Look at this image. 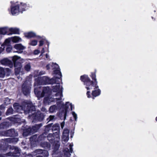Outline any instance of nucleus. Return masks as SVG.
<instances>
[{
  "label": "nucleus",
  "mask_w": 157,
  "mask_h": 157,
  "mask_svg": "<svg viewBox=\"0 0 157 157\" xmlns=\"http://www.w3.org/2000/svg\"><path fill=\"white\" fill-rule=\"evenodd\" d=\"M11 40V39L10 38H8L5 40L4 42V44L6 46H8V45H10V41Z\"/></svg>",
  "instance_id": "obj_45"
},
{
  "label": "nucleus",
  "mask_w": 157,
  "mask_h": 157,
  "mask_svg": "<svg viewBox=\"0 0 157 157\" xmlns=\"http://www.w3.org/2000/svg\"><path fill=\"white\" fill-rule=\"evenodd\" d=\"M13 107L14 109L15 110V111L17 112H19L22 109V106L20 105L18 103H15L14 104Z\"/></svg>",
  "instance_id": "obj_29"
},
{
  "label": "nucleus",
  "mask_w": 157,
  "mask_h": 157,
  "mask_svg": "<svg viewBox=\"0 0 157 157\" xmlns=\"http://www.w3.org/2000/svg\"><path fill=\"white\" fill-rule=\"evenodd\" d=\"M31 67L30 63H27L24 66V69L26 71H29L30 70Z\"/></svg>",
  "instance_id": "obj_36"
},
{
  "label": "nucleus",
  "mask_w": 157,
  "mask_h": 157,
  "mask_svg": "<svg viewBox=\"0 0 157 157\" xmlns=\"http://www.w3.org/2000/svg\"><path fill=\"white\" fill-rule=\"evenodd\" d=\"M26 157H33V156L32 155L30 154L26 156Z\"/></svg>",
  "instance_id": "obj_60"
},
{
  "label": "nucleus",
  "mask_w": 157,
  "mask_h": 157,
  "mask_svg": "<svg viewBox=\"0 0 157 157\" xmlns=\"http://www.w3.org/2000/svg\"><path fill=\"white\" fill-rule=\"evenodd\" d=\"M20 58V57L17 56H14L12 58L13 62L14 63L15 73L16 75L19 74L22 67L21 63L19 62V59Z\"/></svg>",
  "instance_id": "obj_2"
},
{
  "label": "nucleus",
  "mask_w": 157,
  "mask_h": 157,
  "mask_svg": "<svg viewBox=\"0 0 157 157\" xmlns=\"http://www.w3.org/2000/svg\"><path fill=\"white\" fill-rule=\"evenodd\" d=\"M36 108L35 106L31 104L27 105L24 112L26 114H28L29 116H33L35 113Z\"/></svg>",
  "instance_id": "obj_6"
},
{
  "label": "nucleus",
  "mask_w": 157,
  "mask_h": 157,
  "mask_svg": "<svg viewBox=\"0 0 157 157\" xmlns=\"http://www.w3.org/2000/svg\"><path fill=\"white\" fill-rule=\"evenodd\" d=\"M7 47L6 48V51L8 52H10L12 49V47L10 45L7 46Z\"/></svg>",
  "instance_id": "obj_47"
},
{
  "label": "nucleus",
  "mask_w": 157,
  "mask_h": 157,
  "mask_svg": "<svg viewBox=\"0 0 157 157\" xmlns=\"http://www.w3.org/2000/svg\"><path fill=\"white\" fill-rule=\"evenodd\" d=\"M11 39L12 42L14 43L18 42L21 41V39L20 38L17 36L11 37Z\"/></svg>",
  "instance_id": "obj_35"
},
{
  "label": "nucleus",
  "mask_w": 157,
  "mask_h": 157,
  "mask_svg": "<svg viewBox=\"0 0 157 157\" xmlns=\"http://www.w3.org/2000/svg\"><path fill=\"white\" fill-rule=\"evenodd\" d=\"M47 135L44 132L40 136L37 138V142H40L41 141L44 140L47 137Z\"/></svg>",
  "instance_id": "obj_24"
},
{
  "label": "nucleus",
  "mask_w": 157,
  "mask_h": 157,
  "mask_svg": "<svg viewBox=\"0 0 157 157\" xmlns=\"http://www.w3.org/2000/svg\"><path fill=\"white\" fill-rule=\"evenodd\" d=\"M98 86H95V88L96 89H97L98 88Z\"/></svg>",
  "instance_id": "obj_64"
},
{
  "label": "nucleus",
  "mask_w": 157,
  "mask_h": 157,
  "mask_svg": "<svg viewBox=\"0 0 157 157\" xmlns=\"http://www.w3.org/2000/svg\"><path fill=\"white\" fill-rule=\"evenodd\" d=\"M10 149L11 151L8 153L9 156L16 157L20 155L21 150L17 147L14 146H11Z\"/></svg>",
  "instance_id": "obj_7"
},
{
  "label": "nucleus",
  "mask_w": 157,
  "mask_h": 157,
  "mask_svg": "<svg viewBox=\"0 0 157 157\" xmlns=\"http://www.w3.org/2000/svg\"><path fill=\"white\" fill-rule=\"evenodd\" d=\"M0 63L2 64L8 66L10 68L12 67L13 66V62L7 59H4L1 60Z\"/></svg>",
  "instance_id": "obj_14"
},
{
  "label": "nucleus",
  "mask_w": 157,
  "mask_h": 157,
  "mask_svg": "<svg viewBox=\"0 0 157 157\" xmlns=\"http://www.w3.org/2000/svg\"><path fill=\"white\" fill-rule=\"evenodd\" d=\"M64 121H63L62 123L61 124V127L62 128H63V127H64Z\"/></svg>",
  "instance_id": "obj_55"
},
{
  "label": "nucleus",
  "mask_w": 157,
  "mask_h": 157,
  "mask_svg": "<svg viewBox=\"0 0 157 157\" xmlns=\"http://www.w3.org/2000/svg\"><path fill=\"white\" fill-rule=\"evenodd\" d=\"M37 135L36 134L32 136L29 139L30 141L32 142H37Z\"/></svg>",
  "instance_id": "obj_32"
},
{
  "label": "nucleus",
  "mask_w": 157,
  "mask_h": 157,
  "mask_svg": "<svg viewBox=\"0 0 157 157\" xmlns=\"http://www.w3.org/2000/svg\"><path fill=\"white\" fill-rule=\"evenodd\" d=\"M46 68H47V69H48V70L49 69L50 67L49 66V65H47V66H46Z\"/></svg>",
  "instance_id": "obj_58"
},
{
  "label": "nucleus",
  "mask_w": 157,
  "mask_h": 157,
  "mask_svg": "<svg viewBox=\"0 0 157 157\" xmlns=\"http://www.w3.org/2000/svg\"><path fill=\"white\" fill-rule=\"evenodd\" d=\"M58 109V107L57 105H53L51 106L49 109V111L50 113H53L56 112V110Z\"/></svg>",
  "instance_id": "obj_31"
},
{
  "label": "nucleus",
  "mask_w": 157,
  "mask_h": 157,
  "mask_svg": "<svg viewBox=\"0 0 157 157\" xmlns=\"http://www.w3.org/2000/svg\"><path fill=\"white\" fill-rule=\"evenodd\" d=\"M18 140L17 138H10L5 139V141L8 143L15 144Z\"/></svg>",
  "instance_id": "obj_22"
},
{
  "label": "nucleus",
  "mask_w": 157,
  "mask_h": 157,
  "mask_svg": "<svg viewBox=\"0 0 157 157\" xmlns=\"http://www.w3.org/2000/svg\"><path fill=\"white\" fill-rule=\"evenodd\" d=\"M67 103H69V102H66L65 105L64 104H62V107L63 108L60 109V111L59 113V116L61 120H64L66 118L67 109H68V106H67Z\"/></svg>",
  "instance_id": "obj_3"
},
{
  "label": "nucleus",
  "mask_w": 157,
  "mask_h": 157,
  "mask_svg": "<svg viewBox=\"0 0 157 157\" xmlns=\"http://www.w3.org/2000/svg\"><path fill=\"white\" fill-rule=\"evenodd\" d=\"M90 93V91H88L86 93V94H87V97L89 98H90L91 97L90 95L89 94Z\"/></svg>",
  "instance_id": "obj_54"
},
{
  "label": "nucleus",
  "mask_w": 157,
  "mask_h": 157,
  "mask_svg": "<svg viewBox=\"0 0 157 157\" xmlns=\"http://www.w3.org/2000/svg\"><path fill=\"white\" fill-rule=\"evenodd\" d=\"M5 108V107L3 105H2L0 106V110H2V113L3 112V110H4Z\"/></svg>",
  "instance_id": "obj_49"
},
{
  "label": "nucleus",
  "mask_w": 157,
  "mask_h": 157,
  "mask_svg": "<svg viewBox=\"0 0 157 157\" xmlns=\"http://www.w3.org/2000/svg\"><path fill=\"white\" fill-rule=\"evenodd\" d=\"M56 119L55 116L53 115H50L49 117L47 118V120L48 122L50 121H53L55 120Z\"/></svg>",
  "instance_id": "obj_38"
},
{
  "label": "nucleus",
  "mask_w": 157,
  "mask_h": 157,
  "mask_svg": "<svg viewBox=\"0 0 157 157\" xmlns=\"http://www.w3.org/2000/svg\"><path fill=\"white\" fill-rule=\"evenodd\" d=\"M10 99L9 98H5V100L4 101V103L6 105H7L10 103Z\"/></svg>",
  "instance_id": "obj_44"
},
{
  "label": "nucleus",
  "mask_w": 157,
  "mask_h": 157,
  "mask_svg": "<svg viewBox=\"0 0 157 157\" xmlns=\"http://www.w3.org/2000/svg\"><path fill=\"white\" fill-rule=\"evenodd\" d=\"M40 52V51L38 50H36L34 52V55H36Z\"/></svg>",
  "instance_id": "obj_50"
},
{
  "label": "nucleus",
  "mask_w": 157,
  "mask_h": 157,
  "mask_svg": "<svg viewBox=\"0 0 157 157\" xmlns=\"http://www.w3.org/2000/svg\"><path fill=\"white\" fill-rule=\"evenodd\" d=\"M56 140L53 142V146L54 148V151H57L59 149L60 146V143L59 141L60 139V137L59 138H56Z\"/></svg>",
  "instance_id": "obj_19"
},
{
  "label": "nucleus",
  "mask_w": 157,
  "mask_h": 157,
  "mask_svg": "<svg viewBox=\"0 0 157 157\" xmlns=\"http://www.w3.org/2000/svg\"><path fill=\"white\" fill-rule=\"evenodd\" d=\"M52 69H55L53 71L54 74L55 75V76L57 79L60 80L62 76V74L60 71V69L58 65L56 63H52Z\"/></svg>",
  "instance_id": "obj_4"
},
{
  "label": "nucleus",
  "mask_w": 157,
  "mask_h": 157,
  "mask_svg": "<svg viewBox=\"0 0 157 157\" xmlns=\"http://www.w3.org/2000/svg\"><path fill=\"white\" fill-rule=\"evenodd\" d=\"M41 110L42 111L44 112H46L47 111L46 109L44 107H42L41 109Z\"/></svg>",
  "instance_id": "obj_52"
},
{
  "label": "nucleus",
  "mask_w": 157,
  "mask_h": 157,
  "mask_svg": "<svg viewBox=\"0 0 157 157\" xmlns=\"http://www.w3.org/2000/svg\"><path fill=\"white\" fill-rule=\"evenodd\" d=\"M72 114L73 115V116L75 121H76L77 119V115L74 112H72Z\"/></svg>",
  "instance_id": "obj_48"
},
{
  "label": "nucleus",
  "mask_w": 157,
  "mask_h": 157,
  "mask_svg": "<svg viewBox=\"0 0 157 157\" xmlns=\"http://www.w3.org/2000/svg\"><path fill=\"white\" fill-rule=\"evenodd\" d=\"M86 88L87 89V90H90L91 88H90L89 87H86Z\"/></svg>",
  "instance_id": "obj_62"
},
{
  "label": "nucleus",
  "mask_w": 157,
  "mask_h": 157,
  "mask_svg": "<svg viewBox=\"0 0 157 157\" xmlns=\"http://www.w3.org/2000/svg\"><path fill=\"white\" fill-rule=\"evenodd\" d=\"M45 73V71H40L39 72L38 75H43Z\"/></svg>",
  "instance_id": "obj_51"
},
{
  "label": "nucleus",
  "mask_w": 157,
  "mask_h": 157,
  "mask_svg": "<svg viewBox=\"0 0 157 157\" xmlns=\"http://www.w3.org/2000/svg\"><path fill=\"white\" fill-rule=\"evenodd\" d=\"M41 155H42V156H43L44 157H48L49 155V153L47 150H43Z\"/></svg>",
  "instance_id": "obj_39"
},
{
  "label": "nucleus",
  "mask_w": 157,
  "mask_h": 157,
  "mask_svg": "<svg viewBox=\"0 0 157 157\" xmlns=\"http://www.w3.org/2000/svg\"><path fill=\"white\" fill-rule=\"evenodd\" d=\"M52 124L53 123H51L46 126L44 130V132L47 135L48 133L49 132L50 130H52Z\"/></svg>",
  "instance_id": "obj_28"
},
{
  "label": "nucleus",
  "mask_w": 157,
  "mask_h": 157,
  "mask_svg": "<svg viewBox=\"0 0 157 157\" xmlns=\"http://www.w3.org/2000/svg\"><path fill=\"white\" fill-rule=\"evenodd\" d=\"M44 52V48H43L42 50H41V54L43 53Z\"/></svg>",
  "instance_id": "obj_59"
},
{
  "label": "nucleus",
  "mask_w": 157,
  "mask_h": 157,
  "mask_svg": "<svg viewBox=\"0 0 157 157\" xmlns=\"http://www.w3.org/2000/svg\"><path fill=\"white\" fill-rule=\"evenodd\" d=\"M57 82H55L54 83H56V86H54L53 87L52 90L54 92H57L59 91L60 90H62L63 88L62 87L60 89V86L59 82L61 81L59 79H57Z\"/></svg>",
  "instance_id": "obj_17"
},
{
  "label": "nucleus",
  "mask_w": 157,
  "mask_h": 157,
  "mask_svg": "<svg viewBox=\"0 0 157 157\" xmlns=\"http://www.w3.org/2000/svg\"><path fill=\"white\" fill-rule=\"evenodd\" d=\"M80 79L84 82V84L87 86H90L93 85V81H91L87 75H84L81 76Z\"/></svg>",
  "instance_id": "obj_11"
},
{
  "label": "nucleus",
  "mask_w": 157,
  "mask_h": 157,
  "mask_svg": "<svg viewBox=\"0 0 157 157\" xmlns=\"http://www.w3.org/2000/svg\"><path fill=\"white\" fill-rule=\"evenodd\" d=\"M11 73V69L8 68H3L0 67V78H3L6 75L9 76Z\"/></svg>",
  "instance_id": "obj_10"
},
{
  "label": "nucleus",
  "mask_w": 157,
  "mask_h": 157,
  "mask_svg": "<svg viewBox=\"0 0 157 157\" xmlns=\"http://www.w3.org/2000/svg\"><path fill=\"white\" fill-rule=\"evenodd\" d=\"M14 48L18 50L16 52L19 53H22L23 52V50L25 48V47L23 46L21 44H15L14 46Z\"/></svg>",
  "instance_id": "obj_20"
},
{
  "label": "nucleus",
  "mask_w": 157,
  "mask_h": 157,
  "mask_svg": "<svg viewBox=\"0 0 157 157\" xmlns=\"http://www.w3.org/2000/svg\"><path fill=\"white\" fill-rule=\"evenodd\" d=\"M40 146L46 149H50L51 147L50 144L47 142H41Z\"/></svg>",
  "instance_id": "obj_26"
},
{
  "label": "nucleus",
  "mask_w": 157,
  "mask_h": 157,
  "mask_svg": "<svg viewBox=\"0 0 157 157\" xmlns=\"http://www.w3.org/2000/svg\"><path fill=\"white\" fill-rule=\"evenodd\" d=\"M43 150L41 149H36L33 152V155H34L36 153V155L38 154L41 155V154L42 153Z\"/></svg>",
  "instance_id": "obj_37"
},
{
  "label": "nucleus",
  "mask_w": 157,
  "mask_h": 157,
  "mask_svg": "<svg viewBox=\"0 0 157 157\" xmlns=\"http://www.w3.org/2000/svg\"><path fill=\"white\" fill-rule=\"evenodd\" d=\"M22 129L23 130V135L24 136L26 137L29 135H30L31 134H32L31 129L29 127L25 129L24 127H22Z\"/></svg>",
  "instance_id": "obj_21"
},
{
  "label": "nucleus",
  "mask_w": 157,
  "mask_h": 157,
  "mask_svg": "<svg viewBox=\"0 0 157 157\" xmlns=\"http://www.w3.org/2000/svg\"><path fill=\"white\" fill-rule=\"evenodd\" d=\"M8 124L6 122H3L0 124V129H4L8 126Z\"/></svg>",
  "instance_id": "obj_41"
},
{
  "label": "nucleus",
  "mask_w": 157,
  "mask_h": 157,
  "mask_svg": "<svg viewBox=\"0 0 157 157\" xmlns=\"http://www.w3.org/2000/svg\"><path fill=\"white\" fill-rule=\"evenodd\" d=\"M52 127V131H56V132L53 133V134L56 136V138H58L59 139V138L60 137V127L59 124H53Z\"/></svg>",
  "instance_id": "obj_12"
},
{
  "label": "nucleus",
  "mask_w": 157,
  "mask_h": 157,
  "mask_svg": "<svg viewBox=\"0 0 157 157\" xmlns=\"http://www.w3.org/2000/svg\"><path fill=\"white\" fill-rule=\"evenodd\" d=\"M101 93V90L99 89L98 90H95L92 91V94L94 97H96L98 96Z\"/></svg>",
  "instance_id": "obj_33"
},
{
  "label": "nucleus",
  "mask_w": 157,
  "mask_h": 157,
  "mask_svg": "<svg viewBox=\"0 0 157 157\" xmlns=\"http://www.w3.org/2000/svg\"><path fill=\"white\" fill-rule=\"evenodd\" d=\"M69 130L67 129H65L64 130L63 136L62 137L63 143L65 144L66 142H67L69 140Z\"/></svg>",
  "instance_id": "obj_13"
},
{
  "label": "nucleus",
  "mask_w": 157,
  "mask_h": 157,
  "mask_svg": "<svg viewBox=\"0 0 157 157\" xmlns=\"http://www.w3.org/2000/svg\"><path fill=\"white\" fill-rule=\"evenodd\" d=\"M68 104H69V105H70L71 108V110H72V104H69V103H67V107H68Z\"/></svg>",
  "instance_id": "obj_56"
},
{
  "label": "nucleus",
  "mask_w": 157,
  "mask_h": 157,
  "mask_svg": "<svg viewBox=\"0 0 157 157\" xmlns=\"http://www.w3.org/2000/svg\"><path fill=\"white\" fill-rule=\"evenodd\" d=\"M0 29H19L17 28H9L7 26H5L2 27H0Z\"/></svg>",
  "instance_id": "obj_42"
},
{
  "label": "nucleus",
  "mask_w": 157,
  "mask_h": 157,
  "mask_svg": "<svg viewBox=\"0 0 157 157\" xmlns=\"http://www.w3.org/2000/svg\"><path fill=\"white\" fill-rule=\"evenodd\" d=\"M91 77L92 78L93 80H95V82L96 83L95 86H96L97 83V79L96 78V75L95 73H91Z\"/></svg>",
  "instance_id": "obj_43"
},
{
  "label": "nucleus",
  "mask_w": 157,
  "mask_h": 157,
  "mask_svg": "<svg viewBox=\"0 0 157 157\" xmlns=\"http://www.w3.org/2000/svg\"><path fill=\"white\" fill-rule=\"evenodd\" d=\"M40 44H39V46H41L43 45L44 44V42L42 40H40L39 41Z\"/></svg>",
  "instance_id": "obj_53"
},
{
  "label": "nucleus",
  "mask_w": 157,
  "mask_h": 157,
  "mask_svg": "<svg viewBox=\"0 0 157 157\" xmlns=\"http://www.w3.org/2000/svg\"><path fill=\"white\" fill-rule=\"evenodd\" d=\"M56 78L55 76L51 79H50L47 77L44 76L41 78L42 83L44 84H53L57 82Z\"/></svg>",
  "instance_id": "obj_9"
},
{
  "label": "nucleus",
  "mask_w": 157,
  "mask_h": 157,
  "mask_svg": "<svg viewBox=\"0 0 157 157\" xmlns=\"http://www.w3.org/2000/svg\"><path fill=\"white\" fill-rule=\"evenodd\" d=\"M5 133L6 136H16L18 135L17 132L14 129H11L6 131Z\"/></svg>",
  "instance_id": "obj_15"
},
{
  "label": "nucleus",
  "mask_w": 157,
  "mask_h": 157,
  "mask_svg": "<svg viewBox=\"0 0 157 157\" xmlns=\"http://www.w3.org/2000/svg\"><path fill=\"white\" fill-rule=\"evenodd\" d=\"M14 111L13 110L12 107H10L9 108L6 112V115H9L12 114Z\"/></svg>",
  "instance_id": "obj_34"
},
{
  "label": "nucleus",
  "mask_w": 157,
  "mask_h": 157,
  "mask_svg": "<svg viewBox=\"0 0 157 157\" xmlns=\"http://www.w3.org/2000/svg\"><path fill=\"white\" fill-rule=\"evenodd\" d=\"M50 89L48 86L44 87L42 92L43 94L45 95H48L50 92Z\"/></svg>",
  "instance_id": "obj_25"
},
{
  "label": "nucleus",
  "mask_w": 157,
  "mask_h": 157,
  "mask_svg": "<svg viewBox=\"0 0 157 157\" xmlns=\"http://www.w3.org/2000/svg\"><path fill=\"white\" fill-rule=\"evenodd\" d=\"M36 157H43L41 155H38V156H37Z\"/></svg>",
  "instance_id": "obj_63"
},
{
  "label": "nucleus",
  "mask_w": 157,
  "mask_h": 157,
  "mask_svg": "<svg viewBox=\"0 0 157 157\" xmlns=\"http://www.w3.org/2000/svg\"><path fill=\"white\" fill-rule=\"evenodd\" d=\"M37 40H32L30 43V44L33 45L35 46L37 44Z\"/></svg>",
  "instance_id": "obj_46"
},
{
  "label": "nucleus",
  "mask_w": 157,
  "mask_h": 157,
  "mask_svg": "<svg viewBox=\"0 0 157 157\" xmlns=\"http://www.w3.org/2000/svg\"><path fill=\"white\" fill-rule=\"evenodd\" d=\"M31 87L29 84H28L27 81H25L22 86V91L23 94L26 96L29 95Z\"/></svg>",
  "instance_id": "obj_5"
},
{
  "label": "nucleus",
  "mask_w": 157,
  "mask_h": 157,
  "mask_svg": "<svg viewBox=\"0 0 157 157\" xmlns=\"http://www.w3.org/2000/svg\"><path fill=\"white\" fill-rule=\"evenodd\" d=\"M10 33H8V35H11L12 34H19V30H9Z\"/></svg>",
  "instance_id": "obj_40"
},
{
  "label": "nucleus",
  "mask_w": 157,
  "mask_h": 157,
  "mask_svg": "<svg viewBox=\"0 0 157 157\" xmlns=\"http://www.w3.org/2000/svg\"><path fill=\"white\" fill-rule=\"evenodd\" d=\"M43 125L42 123H40L39 124H36L32 127H29L31 129V132L32 134L33 133L36 132Z\"/></svg>",
  "instance_id": "obj_18"
},
{
  "label": "nucleus",
  "mask_w": 157,
  "mask_h": 157,
  "mask_svg": "<svg viewBox=\"0 0 157 157\" xmlns=\"http://www.w3.org/2000/svg\"><path fill=\"white\" fill-rule=\"evenodd\" d=\"M26 6L25 3H21V5H16L11 6V12L12 15H17L20 12L22 13L23 11H25V8Z\"/></svg>",
  "instance_id": "obj_1"
},
{
  "label": "nucleus",
  "mask_w": 157,
  "mask_h": 157,
  "mask_svg": "<svg viewBox=\"0 0 157 157\" xmlns=\"http://www.w3.org/2000/svg\"><path fill=\"white\" fill-rule=\"evenodd\" d=\"M36 84H37L36 83ZM36 83L35 82L34 83V86L35 87L34 89V92L36 96L37 97L38 99H40V98H42L44 96V95L43 93L42 92H41V91L38 90V89L36 88Z\"/></svg>",
  "instance_id": "obj_16"
},
{
  "label": "nucleus",
  "mask_w": 157,
  "mask_h": 157,
  "mask_svg": "<svg viewBox=\"0 0 157 157\" xmlns=\"http://www.w3.org/2000/svg\"><path fill=\"white\" fill-rule=\"evenodd\" d=\"M47 137L48 140L51 143H53L56 140H55L56 136L55 135L49 133L48 135H47Z\"/></svg>",
  "instance_id": "obj_23"
},
{
  "label": "nucleus",
  "mask_w": 157,
  "mask_h": 157,
  "mask_svg": "<svg viewBox=\"0 0 157 157\" xmlns=\"http://www.w3.org/2000/svg\"><path fill=\"white\" fill-rule=\"evenodd\" d=\"M24 35L25 36L28 38L34 37L36 36L35 33L32 32L25 33Z\"/></svg>",
  "instance_id": "obj_27"
},
{
  "label": "nucleus",
  "mask_w": 157,
  "mask_h": 157,
  "mask_svg": "<svg viewBox=\"0 0 157 157\" xmlns=\"http://www.w3.org/2000/svg\"><path fill=\"white\" fill-rule=\"evenodd\" d=\"M45 115L44 113H41L40 111H38L35 112L33 116L34 121H42L44 119Z\"/></svg>",
  "instance_id": "obj_8"
},
{
  "label": "nucleus",
  "mask_w": 157,
  "mask_h": 157,
  "mask_svg": "<svg viewBox=\"0 0 157 157\" xmlns=\"http://www.w3.org/2000/svg\"><path fill=\"white\" fill-rule=\"evenodd\" d=\"M58 92L56 93L55 94L56 96L59 97L56 98L57 99V100H61V97L63 96L62 95V90H60L59 91H57Z\"/></svg>",
  "instance_id": "obj_30"
},
{
  "label": "nucleus",
  "mask_w": 157,
  "mask_h": 157,
  "mask_svg": "<svg viewBox=\"0 0 157 157\" xmlns=\"http://www.w3.org/2000/svg\"><path fill=\"white\" fill-rule=\"evenodd\" d=\"M2 113V112L1 111V110H0V120L1 119V116Z\"/></svg>",
  "instance_id": "obj_57"
},
{
  "label": "nucleus",
  "mask_w": 157,
  "mask_h": 157,
  "mask_svg": "<svg viewBox=\"0 0 157 157\" xmlns=\"http://www.w3.org/2000/svg\"><path fill=\"white\" fill-rule=\"evenodd\" d=\"M49 57V56L48 54H46V58H48Z\"/></svg>",
  "instance_id": "obj_61"
}]
</instances>
